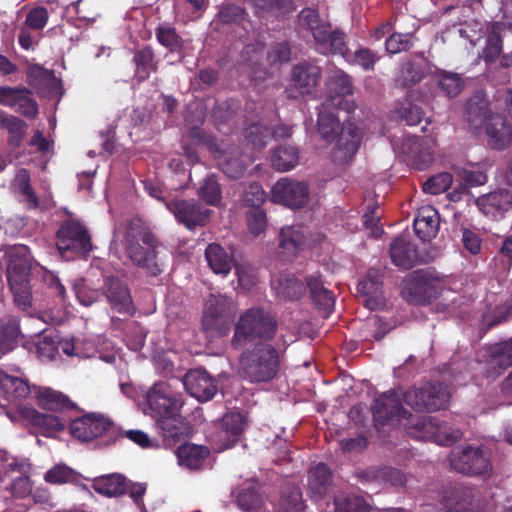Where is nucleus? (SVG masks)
Returning <instances> with one entry per match:
<instances>
[{"label": "nucleus", "instance_id": "nucleus-1", "mask_svg": "<svg viewBox=\"0 0 512 512\" xmlns=\"http://www.w3.org/2000/svg\"><path fill=\"white\" fill-rule=\"evenodd\" d=\"M122 243L127 258L134 266L152 277L164 272L165 261L161 256L163 245L141 218L135 217L126 223Z\"/></svg>", "mask_w": 512, "mask_h": 512}, {"label": "nucleus", "instance_id": "nucleus-2", "mask_svg": "<svg viewBox=\"0 0 512 512\" xmlns=\"http://www.w3.org/2000/svg\"><path fill=\"white\" fill-rule=\"evenodd\" d=\"M238 374L249 384H267L276 379L285 361L286 345L256 342L241 349Z\"/></svg>", "mask_w": 512, "mask_h": 512}, {"label": "nucleus", "instance_id": "nucleus-3", "mask_svg": "<svg viewBox=\"0 0 512 512\" xmlns=\"http://www.w3.org/2000/svg\"><path fill=\"white\" fill-rule=\"evenodd\" d=\"M400 395L395 390H389L374 400L372 405L373 420L376 426H395L402 424L409 435L423 438L431 433V427L436 426L435 418L430 416H414L406 410Z\"/></svg>", "mask_w": 512, "mask_h": 512}, {"label": "nucleus", "instance_id": "nucleus-4", "mask_svg": "<svg viewBox=\"0 0 512 512\" xmlns=\"http://www.w3.org/2000/svg\"><path fill=\"white\" fill-rule=\"evenodd\" d=\"M278 330V321L269 311L260 307H252L240 314L231 338V347L240 350L252 342L272 341Z\"/></svg>", "mask_w": 512, "mask_h": 512}, {"label": "nucleus", "instance_id": "nucleus-5", "mask_svg": "<svg viewBox=\"0 0 512 512\" xmlns=\"http://www.w3.org/2000/svg\"><path fill=\"white\" fill-rule=\"evenodd\" d=\"M31 261L29 249L25 245L12 248L6 276L15 304L22 310L32 306L30 287Z\"/></svg>", "mask_w": 512, "mask_h": 512}, {"label": "nucleus", "instance_id": "nucleus-6", "mask_svg": "<svg viewBox=\"0 0 512 512\" xmlns=\"http://www.w3.org/2000/svg\"><path fill=\"white\" fill-rule=\"evenodd\" d=\"M70 432L82 442L99 440V447L111 446L123 437L120 428L110 418L97 413L74 419L70 424Z\"/></svg>", "mask_w": 512, "mask_h": 512}, {"label": "nucleus", "instance_id": "nucleus-7", "mask_svg": "<svg viewBox=\"0 0 512 512\" xmlns=\"http://www.w3.org/2000/svg\"><path fill=\"white\" fill-rule=\"evenodd\" d=\"M56 247L66 259L86 257L93 248L88 229L78 220L68 219L56 232Z\"/></svg>", "mask_w": 512, "mask_h": 512}, {"label": "nucleus", "instance_id": "nucleus-8", "mask_svg": "<svg viewBox=\"0 0 512 512\" xmlns=\"http://www.w3.org/2000/svg\"><path fill=\"white\" fill-rule=\"evenodd\" d=\"M451 397L448 386L440 382H427L412 387L403 394V401L416 412H434L446 408Z\"/></svg>", "mask_w": 512, "mask_h": 512}, {"label": "nucleus", "instance_id": "nucleus-9", "mask_svg": "<svg viewBox=\"0 0 512 512\" xmlns=\"http://www.w3.org/2000/svg\"><path fill=\"white\" fill-rule=\"evenodd\" d=\"M451 467L466 475H489L492 471L490 456L481 447H456L449 455Z\"/></svg>", "mask_w": 512, "mask_h": 512}, {"label": "nucleus", "instance_id": "nucleus-10", "mask_svg": "<svg viewBox=\"0 0 512 512\" xmlns=\"http://www.w3.org/2000/svg\"><path fill=\"white\" fill-rule=\"evenodd\" d=\"M232 301L226 296L211 295L205 304L201 325L205 332L214 337L226 336L230 330Z\"/></svg>", "mask_w": 512, "mask_h": 512}, {"label": "nucleus", "instance_id": "nucleus-11", "mask_svg": "<svg viewBox=\"0 0 512 512\" xmlns=\"http://www.w3.org/2000/svg\"><path fill=\"white\" fill-rule=\"evenodd\" d=\"M145 402L148 406L146 413L155 421L168 415H176L183 406L180 395L174 393L171 386L164 381L156 382L150 387L145 394Z\"/></svg>", "mask_w": 512, "mask_h": 512}, {"label": "nucleus", "instance_id": "nucleus-12", "mask_svg": "<svg viewBox=\"0 0 512 512\" xmlns=\"http://www.w3.org/2000/svg\"><path fill=\"white\" fill-rule=\"evenodd\" d=\"M322 75V69L310 61H303L293 66L290 85L285 92L290 99L309 95L314 92Z\"/></svg>", "mask_w": 512, "mask_h": 512}, {"label": "nucleus", "instance_id": "nucleus-13", "mask_svg": "<svg viewBox=\"0 0 512 512\" xmlns=\"http://www.w3.org/2000/svg\"><path fill=\"white\" fill-rule=\"evenodd\" d=\"M101 291L113 311L122 315L134 316L136 307L131 290L123 279L114 275L104 277Z\"/></svg>", "mask_w": 512, "mask_h": 512}, {"label": "nucleus", "instance_id": "nucleus-14", "mask_svg": "<svg viewBox=\"0 0 512 512\" xmlns=\"http://www.w3.org/2000/svg\"><path fill=\"white\" fill-rule=\"evenodd\" d=\"M402 294L410 304L424 305L436 299L440 290L431 275L423 271H415L407 278Z\"/></svg>", "mask_w": 512, "mask_h": 512}, {"label": "nucleus", "instance_id": "nucleus-15", "mask_svg": "<svg viewBox=\"0 0 512 512\" xmlns=\"http://www.w3.org/2000/svg\"><path fill=\"white\" fill-rule=\"evenodd\" d=\"M353 94V82L350 75L342 70L336 71L327 82V95L324 100L325 107H334L350 114L356 109L353 101L346 99Z\"/></svg>", "mask_w": 512, "mask_h": 512}, {"label": "nucleus", "instance_id": "nucleus-16", "mask_svg": "<svg viewBox=\"0 0 512 512\" xmlns=\"http://www.w3.org/2000/svg\"><path fill=\"white\" fill-rule=\"evenodd\" d=\"M167 209L174 215L178 223L189 230L205 226L210 218L211 210L204 208L194 199H172L166 202Z\"/></svg>", "mask_w": 512, "mask_h": 512}, {"label": "nucleus", "instance_id": "nucleus-17", "mask_svg": "<svg viewBox=\"0 0 512 512\" xmlns=\"http://www.w3.org/2000/svg\"><path fill=\"white\" fill-rule=\"evenodd\" d=\"M271 199L291 209L302 208L308 203L309 188L303 182L282 178L272 187Z\"/></svg>", "mask_w": 512, "mask_h": 512}, {"label": "nucleus", "instance_id": "nucleus-18", "mask_svg": "<svg viewBox=\"0 0 512 512\" xmlns=\"http://www.w3.org/2000/svg\"><path fill=\"white\" fill-rule=\"evenodd\" d=\"M362 140L361 130L352 122L345 120L331 153L332 161L338 165L350 163L357 153Z\"/></svg>", "mask_w": 512, "mask_h": 512}, {"label": "nucleus", "instance_id": "nucleus-19", "mask_svg": "<svg viewBox=\"0 0 512 512\" xmlns=\"http://www.w3.org/2000/svg\"><path fill=\"white\" fill-rule=\"evenodd\" d=\"M247 425L246 415L239 411L226 413L214 434V441L220 450L233 447L241 439Z\"/></svg>", "mask_w": 512, "mask_h": 512}, {"label": "nucleus", "instance_id": "nucleus-20", "mask_svg": "<svg viewBox=\"0 0 512 512\" xmlns=\"http://www.w3.org/2000/svg\"><path fill=\"white\" fill-rule=\"evenodd\" d=\"M314 41L316 50L320 54L340 55L343 58H347L349 55L346 33L340 29H332L330 23L316 32Z\"/></svg>", "mask_w": 512, "mask_h": 512}, {"label": "nucleus", "instance_id": "nucleus-21", "mask_svg": "<svg viewBox=\"0 0 512 512\" xmlns=\"http://www.w3.org/2000/svg\"><path fill=\"white\" fill-rule=\"evenodd\" d=\"M186 391L198 401L211 400L217 393V381L204 369L187 372L183 382Z\"/></svg>", "mask_w": 512, "mask_h": 512}, {"label": "nucleus", "instance_id": "nucleus-22", "mask_svg": "<svg viewBox=\"0 0 512 512\" xmlns=\"http://www.w3.org/2000/svg\"><path fill=\"white\" fill-rule=\"evenodd\" d=\"M382 275L379 270L371 269L366 277L357 284V291L365 296L364 306L376 311L384 307L385 299L382 295Z\"/></svg>", "mask_w": 512, "mask_h": 512}, {"label": "nucleus", "instance_id": "nucleus-23", "mask_svg": "<svg viewBox=\"0 0 512 512\" xmlns=\"http://www.w3.org/2000/svg\"><path fill=\"white\" fill-rule=\"evenodd\" d=\"M476 205L484 215L497 220L512 210V193L508 190L491 192L479 197Z\"/></svg>", "mask_w": 512, "mask_h": 512}, {"label": "nucleus", "instance_id": "nucleus-24", "mask_svg": "<svg viewBox=\"0 0 512 512\" xmlns=\"http://www.w3.org/2000/svg\"><path fill=\"white\" fill-rule=\"evenodd\" d=\"M34 387L27 380L0 370V397L9 403H17L27 399L34 393Z\"/></svg>", "mask_w": 512, "mask_h": 512}, {"label": "nucleus", "instance_id": "nucleus-25", "mask_svg": "<svg viewBox=\"0 0 512 512\" xmlns=\"http://www.w3.org/2000/svg\"><path fill=\"white\" fill-rule=\"evenodd\" d=\"M19 412L32 426L40 428L41 434L45 437H51L65 428V423L59 417L40 413L33 407L20 406Z\"/></svg>", "mask_w": 512, "mask_h": 512}, {"label": "nucleus", "instance_id": "nucleus-26", "mask_svg": "<svg viewBox=\"0 0 512 512\" xmlns=\"http://www.w3.org/2000/svg\"><path fill=\"white\" fill-rule=\"evenodd\" d=\"M475 494L474 488L455 483L444 492L445 506L452 512H471Z\"/></svg>", "mask_w": 512, "mask_h": 512}, {"label": "nucleus", "instance_id": "nucleus-27", "mask_svg": "<svg viewBox=\"0 0 512 512\" xmlns=\"http://www.w3.org/2000/svg\"><path fill=\"white\" fill-rule=\"evenodd\" d=\"M219 169L229 178H241L246 169L247 162L244 159L241 149L236 145H229L216 156Z\"/></svg>", "mask_w": 512, "mask_h": 512}, {"label": "nucleus", "instance_id": "nucleus-28", "mask_svg": "<svg viewBox=\"0 0 512 512\" xmlns=\"http://www.w3.org/2000/svg\"><path fill=\"white\" fill-rule=\"evenodd\" d=\"M489 101L483 92H476L465 103L464 118L471 128L479 129L492 116Z\"/></svg>", "mask_w": 512, "mask_h": 512}, {"label": "nucleus", "instance_id": "nucleus-29", "mask_svg": "<svg viewBox=\"0 0 512 512\" xmlns=\"http://www.w3.org/2000/svg\"><path fill=\"white\" fill-rule=\"evenodd\" d=\"M486 134L491 148L504 150L512 142V129L505 117L495 114L489 117Z\"/></svg>", "mask_w": 512, "mask_h": 512}, {"label": "nucleus", "instance_id": "nucleus-30", "mask_svg": "<svg viewBox=\"0 0 512 512\" xmlns=\"http://www.w3.org/2000/svg\"><path fill=\"white\" fill-rule=\"evenodd\" d=\"M389 254L392 263L405 270L414 267L418 259L415 245L403 235L393 240L390 245Z\"/></svg>", "mask_w": 512, "mask_h": 512}, {"label": "nucleus", "instance_id": "nucleus-31", "mask_svg": "<svg viewBox=\"0 0 512 512\" xmlns=\"http://www.w3.org/2000/svg\"><path fill=\"white\" fill-rule=\"evenodd\" d=\"M34 394L38 405L44 409L54 412L77 409V405L64 393L49 387H34Z\"/></svg>", "mask_w": 512, "mask_h": 512}, {"label": "nucleus", "instance_id": "nucleus-32", "mask_svg": "<svg viewBox=\"0 0 512 512\" xmlns=\"http://www.w3.org/2000/svg\"><path fill=\"white\" fill-rule=\"evenodd\" d=\"M305 282L315 307L325 313H330L334 307L335 297L333 292L324 286L322 276L320 274L308 275L305 277Z\"/></svg>", "mask_w": 512, "mask_h": 512}, {"label": "nucleus", "instance_id": "nucleus-33", "mask_svg": "<svg viewBox=\"0 0 512 512\" xmlns=\"http://www.w3.org/2000/svg\"><path fill=\"white\" fill-rule=\"evenodd\" d=\"M332 485V472L324 463H318L308 473V492L315 500L324 498Z\"/></svg>", "mask_w": 512, "mask_h": 512}, {"label": "nucleus", "instance_id": "nucleus-34", "mask_svg": "<svg viewBox=\"0 0 512 512\" xmlns=\"http://www.w3.org/2000/svg\"><path fill=\"white\" fill-rule=\"evenodd\" d=\"M488 372L491 376H498L512 366V338L488 348Z\"/></svg>", "mask_w": 512, "mask_h": 512}, {"label": "nucleus", "instance_id": "nucleus-35", "mask_svg": "<svg viewBox=\"0 0 512 512\" xmlns=\"http://www.w3.org/2000/svg\"><path fill=\"white\" fill-rule=\"evenodd\" d=\"M156 426L164 440L169 444L176 443L187 434V425L181 411L176 415H168L156 420Z\"/></svg>", "mask_w": 512, "mask_h": 512}, {"label": "nucleus", "instance_id": "nucleus-36", "mask_svg": "<svg viewBox=\"0 0 512 512\" xmlns=\"http://www.w3.org/2000/svg\"><path fill=\"white\" fill-rule=\"evenodd\" d=\"M413 228L422 241H429L436 236L439 229V214L432 207H423L414 220Z\"/></svg>", "mask_w": 512, "mask_h": 512}, {"label": "nucleus", "instance_id": "nucleus-37", "mask_svg": "<svg viewBox=\"0 0 512 512\" xmlns=\"http://www.w3.org/2000/svg\"><path fill=\"white\" fill-rule=\"evenodd\" d=\"M92 487L101 495L117 497L127 492L128 483L124 475L114 473L94 478Z\"/></svg>", "mask_w": 512, "mask_h": 512}, {"label": "nucleus", "instance_id": "nucleus-38", "mask_svg": "<svg viewBox=\"0 0 512 512\" xmlns=\"http://www.w3.org/2000/svg\"><path fill=\"white\" fill-rule=\"evenodd\" d=\"M209 454L210 451L205 446L192 443L180 445L176 452L178 463L190 470L200 469Z\"/></svg>", "mask_w": 512, "mask_h": 512}, {"label": "nucleus", "instance_id": "nucleus-39", "mask_svg": "<svg viewBox=\"0 0 512 512\" xmlns=\"http://www.w3.org/2000/svg\"><path fill=\"white\" fill-rule=\"evenodd\" d=\"M334 107H325L322 103V107L318 113V130L323 140L328 143L338 139L342 126H340L339 118L332 111Z\"/></svg>", "mask_w": 512, "mask_h": 512}, {"label": "nucleus", "instance_id": "nucleus-40", "mask_svg": "<svg viewBox=\"0 0 512 512\" xmlns=\"http://www.w3.org/2000/svg\"><path fill=\"white\" fill-rule=\"evenodd\" d=\"M305 236L299 226H285L279 232V248L287 258L296 256L304 244Z\"/></svg>", "mask_w": 512, "mask_h": 512}, {"label": "nucleus", "instance_id": "nucleus-41", "mask_svg": "<svg viewBox=\"0 0 512 512\" xmlns=\"http://www.w3.org/2000/svg\"><path fill=\"white\" fill-rule=\"evenodd\" d=\"M133 63L136 66L135 74L140 81L147 80L152 73L158 70V61L150 46L136 50L133 55Z\"/></svg>", "mask_w": 512, "mask_h": 512}, {"label": "nucleus", "instance_id": "nucleus-42", "mask_svg": "<svg viewBox=\"0 0 512 512\" xmlns=\"http://www.w3.org/2000/svg\"><path fill=\"white\" fill-rule=\"evenodd\" d=\"M205 258L210 268L216 274L226 275L232 269V257L228 255L224 248L217 243H211L207 246L205 251Z\"/></svg>", "mask_w": 512, "mask_h": 512}, {"label": "nucleus", "instance_id": "nucleus-43", "mask_svg": "<svg viewBox=\"0 0 512 512\" xmlns=\"http://www.w3.org/2000/svg\"><path fill=\"white\" fill-rule=\"evenodd\" d=\"M299 161V151L296 147L280 145L272 155V165L278 171H289L293 169Z\"/></svg>", "mask_w": 512, "mask_h": 512}, {"label": "nucleus", "instance_id": "nucleus-44", "mask_svg": "<svg viewBox=\"0 0 512 512\" xmlns=\"http://www.w3.org/2000/svg\"><path fill=\"white\" fill-rule=\"evenodd\" d=\"M503 50L502 26L494 23L483 49V59L486 63H492L498 59Z\"/></svg>", "mask_w": 512, "mask_h": 512}, {"label": "nucleus", "instance_id": "nucleus-45", "mask_svg": "<svg viewBox=\"0 0 512 512\" xmlns=\"http://www.w3.org/2000/svg\"><path fill=\"white\" fill-rule=\"evenodd\" d=\"M417 37L415 32H393L385 41V49L389 54H398L409 51L415 44Z\"/></svg>", "mask_w": 512, "mask_h": 512}, {"label": "nucleus", "instance_id": "nucleus-46", "mask_svg": "<svg viewBox=\"0 0 512 512\" xmlns=\"http://www.w3.org/2000/svg\"><path fill=\"white\" fill-rule=\"evenodd\" d=\"M335 512H370L372 506L358 495L338 496L334 499Z\"/></svg>", "mask_w": 512, "mask_h": 512}, {"label": "nucleus", "instance_id": "nucleus-47", "mask_svg": "<svg viewBox=\"0 0 512 512\" xmlns=\"http://www.w3.org/2000/svg\"><path fill=\"white\" fill-rule=\"evenodd\" d=\"M302 493L298 487H287L280 498L278 512H305Z\"/></svg>", "mask_w": 512, "mask_h": 512}, {"label": "nucleus", "instance_id": "nucleus-48", "mask_svg": "<svg viewBox=\"0 0 512 512\" xmlns=\"http://www.w3.org/2000/svg\"><path fill=\"white\" fill-rule=\"evenodd\" d=\"M44 480L50 484H73L78 482L79 474L66 464H56L45 473Z\"/></svg>", "mask_w": 512, "mask_h": 512}, {"label": "nucleus", "instance_id": "nucleus-49", "mask_svg": "<svg viewBox=\"0 0 512 512\" xmlns=\"http://www.w3.org/2000/svg\"><path fill=\"white\" fill-rule=\"evenodd\" d=\"M198 196L210 206H217L221 202V187L215 175H209L204 179L198 190Z\"/></svg>", "mask_w": 512, "mask_h": 512}, {"label": "nucleus", "instance_id": "nucleus-50", "mask_svg": "<svg viewBox=\"0 0 512 512\" xmlns=\"http://www.w3.org/2000/svg\"><path fill=\"white\" fill-rule=\"evenodd\" d=\"M27 77L29 79V84L39 89L50 88L56 80L52 70H48L38 64L32 65L28 68Z\"/></svg>", "mask_w": 512, "mask_h": 512}, {"label": "nucleus", "instance_id": "nucleus-51", "mask_svg": "<svg viewBox=\"0 0 512 512\" xmlns=\"http://www.w3.org/2000/svg\"><path fill=\"white\" fill-rule=\"evenodd\" d=\"M15 187L17 191L25 197V201L28 203L29 208L38 207L39 200L31 186L30 173L28 170L21 169L18 171L15 178Z\"/></svg>", "mask_w": 512, "mask_h": 512}, {"label": "nucleus", "instance_id": "nucleus-52", "mask_svg": "<svg viewBox=\"0 0 512 512\" xmlns=\"http://www.w3.org/2000/svg\"><path fill=\"white\" fill-rule=\"evenodd\" d=\"M493 261L498 274H508L512 267V234L504 238L503 244Z\"/></svg>", "mask_w": 512, "mask_h": 512}, {"label": "nucleus", "instance_id": "nucleus-53", "mask_svg": "<svg viewBox=\"0 0 512 512\" xmlns=\"http://www.w3.org/2000/svg\"><path fill=\"white\" fill-rule=\"evenodd\" d=\"M156 38L158 42L169 49L170 52H180L184 46L183 39L173 27L159 26L156 29Z\"/></svg>", "mask_w": 512, "mask_h": 512}, {"label": "nucleus", "instance_id": "nucleus-54", "mask_svg": "<svg viewBox=\"0 0 512 512\" xmlns=\"http://www.w3.org/2000/svg\"><path fill=\"white\" fill-rule=\"evenodd\" d=\"M438 86L450 98L456 97L463 89L461 77L452 72L442 71L438 74Z\"/></svg>", "mask_w": 512, "mask_h": 512}, {"label": "nucleus", "instance_id": "nucleus-55", "mask_svg": "<svg viewBox=\"0 0 512 512\" xmlns=\"http://www.w3.org/2000/svg\"><path fill=\"white\" fill-rule=\"evenodd\" d=\"M307 286L295 277H286L280 281L278 293L284 299L287 300H298L306 291Z\"/></svg>", "mask_w": 512, "mask_h": 512}, {"label": "nucleus", "instance_id": "nucleus-56", "mask_svg": "<svg viewBox=\"0 0 512 512\" xmlns=\"http://www.w3.org/2000/svg\"><path fill=\"white\" fill-rule=\"evenodd\" d=\"M247 16V12L239 5L227 3L222 4L217 13V19L222 24H241Z\"/></svg>", "mask_w": 512, "mask_h": 512}, {"label": "nucleus", "instance_id": "nucleus-57", "mask_svg": "<svg viewBox=\"0 0 512 512\" xmlns=\"http://www.w3.org/2000/svg\"><path fill=\"white\" fill-rule=\"evenodd\" d=\"M298 24L300 27L309 30L314 39L316 32L320 31L327 22H323L320 19L319 13L316 9L306 7L298 14Z\"/></svg>", "mask_w": 512, "mask_h": 512}, {"label": "nucleus", "instance_id": "nucleus-58", "mask_svg": "<svg viewBox=\"0 0 512 512\" xmlns=\"http://www.w3.org/2000/svg\"><path fill=\"white\" fill-rule=\"evenodd\" d=\"M236 502L244 512H260L263 503L261 495L251 488L241 490Z\"/></svg>", "mask_w": 512, "mask_h": 512}, {"label": "nucleus", "instance_id": "nucleus-59", "mask_svg": "<svg viewBox=\"0 0 512 512\" xmlns=\"http://www.w3.org/2000/svg\"><path fill=\"white\" fill-rule=\"evenodd\" d=\"M266 199L267 194L258 182L251 183L242 195L243 206L250 207L251 209L261 208Z\"/></svg>", "mask_w": 512, "mask_h": 512}, {"label": "nucleus", "instance_id": "nucleus-60", "mask_svg": "<svg viewBox=\"0 0 512 512\" xmlns=\"http://www.w3.org/2000/svg\"><path fill=\"white\" fill-rule=\"evenodd\" d=\"M452 182V175L449 172H442L426 180L423 184V191L432 195H438L447 191Z\"/></svg>", "mask_w": 512, "mask_h": 512}, {"label": "nucleus", "instance_id": "nucleus-61", "mask_svg": "<svg viewBox=\"0 0 512 512\" xmlns=\"http://www.w3.org/2000/svg\"><path fill=\"white\" fill-rule=\"evenodd\" d=\"M18 335L19 328L16 324L9 322L0 326V357L14 349Z\"/></svg>", "mask_w": 512, "mask_h": 512}, {"label": "nucleus", "instance_id": "nucleus-62", "mask_svg": "<svg viewBox=\"0 0 512 512\" xmlns=\"http://www.w3.org/2000/svg\"><path fill=\"white\" fill-rule=\"evenodd\" d=\"M73 288L79 303L83 306H91L102 294V291L88 286L84 279L75 280Z\"/></svg>", "mask_w": 512, "mask_h": 512}, {"label": "nucleus", "instance_id": "nucleus-63", "mask_svg": "<svg viewBox=\"0 0 512 512\" xmlns=\"http://www.w3.org/2000/svg\"><path fill=\"white\" fill-rule=\"evenodd\" d=\"M291 59V45L287 41L273 43L267 50V61L271 66L282 64Z\"/></svg>", "mask_w": 512, "mask_h": 512}, {"label": "nucleus", "instance_id": "nucleus-64", "mask_svg": "<svg viewBox=\"0 0 512 512\" xmlns=\"http://www.w3.org/2000/svg\"><path fill=\"white\" fill-rule=\"evenodd\" d=\"M48 19V10L43 6H36L28 11L23 26L31 30L41 31L46 26Z\"/></svg>", "mask_w": 512, "mask_h": 512}]
</instances>
